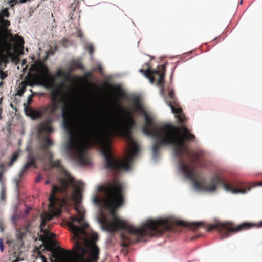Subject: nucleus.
<instances>
[{"instance_id": "1", "label": "nucleus", "mask_w": 262, "mask_h": 262, "mask_svg": "<svg viewBox=\"0 0 262 262\" xmlns=\"http://www.w3.org/2000/svg\"><path fill=\"white\" fill-rule=\"evenodd\" d=\"M119 106L125 112L124 119H115L109 127L101 129L102 118H84L78 122L80 134L76 135L71 128L68 109H63L65 126L70 135L68 148L78 156L79 164L90 165L86 150L94 144H99L102 146L106 169L115 172L129 170L134 157L139 151V145L132 136V129L137 124L132 111Z\"/></svg>"}, {"instance_id": "2", "label": "nucleus", "mask_w": 262, "mask_h": 262, "mask_svg": "<svg viewBox=\"0 0 262 262\" xmlns=\"http://www.w3.org/2000/svg\"><path fill=\"white\" fill-rule=\"evenodd\" d=\"M107 88L116 91L121 98L127 99L133 103L134 110L143 115L145 124L143 128L144 133L155 139L152 147L153 157H157L160 148L165 146L173 147L174 155L181 159L179 168L184 176L190 179L197 190H205V185L198 180V173L196 168L186 164L182 159L183 155L186 154L193 163L199 162L203 152L201 151H194L189 149L185 141H194V135L189 132L185 126L180 127L170 123L160 125L155 123L154 119L149 115L142 106L139 97L136 96L128 98L126 94L122 91L119 85L113 86L109 83H105Z\"/></svg>"}, {"instance_id": "3", "label": "nucleus", "mask_w": 262, "mask_h": 262, "mask_svg": "<svg viewBox=\"0 0 262 262\" xmlns=\"http://www.w3.org/2000/svg\"><path fill=\"white\" fill-rule=\"evenodd\" d=\"M123 186L116 179L100 188V191L105 194L102 199L97 196L94 199L96 204L102 203L107 209H110L113 219L109 220L102 214L99 223L102 228L110 233L119 230H126L127 232L121 234V245L127 247L132 244L140 241L145 236H160L167 231H174L178 226L188 227L191 230L199 228V222H187L182 221H172L169 219H149L137 228L128 224L121 220L116 214L115 209L123 203Z\"/></svg>"}, {"instance_id": "4", "label": "nucleus", "mask_w": 262, "mask_h": 262, "mask_svg": "<svg viewBox=\"0 0 262 262\" xmlns=\"http://www.w3.org/2000/svg\"><path fill=\"white\" fill-rule=\"evenodd\" d=\"M79 198V192H75L72 195L76 204L74 208L78 214L71 216L68 224L73 234V247L71 251L60 249L57 262H96L99 259V248L88 238L86 229L89 225L84 221V211L80 206Z\"/></svg>"}, {"instance_id": "5", "label": "nucleus", "mask_w": 262, "mask_h": 262, "mask_svg": "<svg viewBox=\"0 0 262 262\" xmlns=\"http://www.w3.org/2000/svg\"><path fill=\"white\" fill-rule=\"evenodd\" d=\"M52 167L57 168L61 175L65 178H60L59 181L61 184V186L53 185L51 194L49 197V209L50 211L55 216H59L61 213V207L67 204V201L64 198H59L56 196V194L60 192L63 194H67L68 188L70 186H73L74 178L61 165L60 160L54 161L52 160L49 163Z\"/></svg>"}, {"instance_id": "6", "label": "nucleus", "mask_w": 262, "mask_h": 262, "mask_svg": "<svg viewBox=\"0 0 262 262\" xmlns=\"http://www.w3.org/2000/svg\"><path fill=\"white\" fill-rule=\"evenodd\" d=\"M59 90H56L54 92H51V95L52 97V103L48 104L46 106L41 107L39 110H32L31 111V116L32 118L34 119H39L42 117L43 116H46L47 117L49 115H55L56 111L59 108V103H63L64 105L62 107V117L63 118V125L64 129L67 132L69 135V138L66 144V149L69 154L71 156V157L74 159L78 161V156L74 153L72 150H70L68 148V144L69 143L70 135L69 133L67 131L64 124V119L63 116V109L64 107H66L69 110V119L71 122V128L74 130V134L75 135L80 134V129L78 126V122L80 120L84 119V118H81L79 119L77 122V125L78 127L79 130L78 132H75L74 129L73 128L72 122V106L68 103V99L66 97H62L59 100Z\"/></svg>"}, {"instance_id": "7", "label": "nucleus", "mask_w": 262, "mask_h": 262, "mask_svg": "<svg viewBox=\"0 0 262 262\" xmlns=\"http://www.w3.org/2000/svg\"><path fill=\"white\" fill-rule=\"evenodd\" d=\"M31 69L35 72L37 78L42 82L43 85L48 89H52V92L56 90H59V100L61 98L66 97L68 103L71 105L69 97L62 92L60 87L57 88L56 84L57 78L68 79L70 77V71L64 72L61 69L57 70L55 76L52 75L48 67L42 62L38 61L32 66Z\"/></svg>"}, {"instance_id": "8", "label": "nucleus", "mask_w": 262, "mask_h": 262, "mask_svg": "<svg viewBox=\"0 0 262 262\" xmlns=\"http://www.w3.org/2000/svg\"><path fill=\"white\" fill-rule=\"evenodd\" d=\"M217 184L221 185L226 191L232 194H245L249 191L252 187L248 184L237 181L228 183L223 178L219 176H216L214 178L211 179V182L205 185V191H215ZM254 186V185L252 186V187Z\"/></svg>"}, {"instance_id": "9", "label": "nucleus", "mask_w": 262, "mask_h": 262, "mask_svg": "<svg viewBox=\"0 0 262 262\" xmlns=\"http://www.w3.org/2000/svg\"><path fill=\"white\" fill-rule=\"evenodd\" d=\"M166 66L167 63H165L158 66L157 69H151L149 63H146L144 67L146 68V69H140L139 72L147 78L151 83L155 82L157 77L156 85L161 88V93H163L164 90V78Z\"/></svg>"}, {"instance_id": "10", "label": "nucleus", "mask_w": 262, "mask_h": 262, "mask_svg": "<svg viewBox=\"0 0 262 262\" xmlns=\"http://www.w3.org/2000/svg\"><path fill=\"white\" fill-rule=\"evenodd\" d=\"M165 102L171 108V112L176 114L179 122L181 123H184L186 119L185 115L176 100L174 92L172 90L170 91L168 95L165 98Z\"/></svg>"}, {"instance_id": "11", "label": "nucleus", "mask_w": 262, "mask_h": 262, "mask_svg": "<svg viewBox=\"0 0 262 262\" xmlns=\"http://www.w3.org/2000/svg\"><path fill=\"white\" fill-rule=\"evenodd\" d=\"M10 22L5 18L0 19V51L3 52L4 54L7 53L9 50L4 53L2 50V48L4 46H8L10 47V43L8 41V38L9 34L10 33V30L8 28L10 26Z\"/></svg>"}, {"instance_id": "12", "label": "nucleus", "mask_w": 262, "mask_h": 262, "mask_svg": "<svg viewBox=\"0 0 262 262\" xmlns=\"http://www.w3.org/2000/svg\"><path fill=\"white\" fill-rule=\"evenodd\" d=\"M13 54L11 52H8L6 54H4L0 51V87L2 86L4 80L7 76V71H3V69L6 67L9 62V59L12 56Z\"/></svg>"}, {"instance_id": "13", "label": "nucleus", "mask_w": 262, "mask_h": 262, "mask_svg": "<svg viewBox=\"0 0 262 262\" xmlns=\"http://www.w3.org/2000/svg\"><path fill=\"white\" fill-rule=\"evenodd\" d=\"M55 115H49L47 118L41 122L38 126V131L39 133H43L46 135H49L54 132V128L52 126L54 121Z\"/></svg>"}, {"instance_id": "14", "label": "nucleus", "mask_w": 262, "mask_h": 262, "mask_svg": "<svg viewBox=\"0 0 262 262\" xmlns=\"http://www.w3.org/2000/svg\"><path fill=\"white\" fill-rule=\"evenodd\" d=\"M28 161L25 164V165L23 166L21 171L19 173V178H21L24 173L27 171L29 168L34 167H36V164L35 162V158L32 154H30L28 156Z\"/></svg>"}, {"instance_id": "15", "label": "nucleus", "mask_w": 262, "mask_h": 262, "mask_svg": "<svg viewBox=\"0 0 262 262\" xmlns=\"http://www.w3.org/2000/svg\"><path fill=\"white\" fill-rule=\"evenodd\" d=\"M40 217L41 224L40 225V230L41 232L43 233L44 234L47 235L50 233L48 230V228L46 227V223H47V222L50 221L52 219V217L50 214L47 213L44 215H41Z\"/></svg>"}, {"instance_id": "16", "label": "nucleus", "mask_w": 262, "mask_h": 262, "mask_svg": "<svg viewBox=\"0 0 262 262\" xmlns=\"http://www.w3.org/2000/svg\"><path fill=\"white\" fill-rule=\"evenodd\" d=\"M53 144V141L48 136H46L41 140L40 148L42 151L49 150L50 147Z\"/></svg>"}, {"instance_id": "17", "label": "nucleus", "mask_w": 262, "mask_h": 262, "mask_svg": "<svg viewBox=\"0 0 262 262\" xmlns=\"http://www.w3.org/2000/svg\"><path fill=\"white\" fill-rule=\"evenodd\" d=\"M8 37H10L11 40L13 41L18 48H24V40L21 36L16 34L15 35V37H14L13 35L10 33L9 34Z\"/></svg>"}, {"instance_id": "18", "label": "nucleus", "mask_w": 262, "mask_h": 262, "mask_svg": "<svg viewBox=\"0 0 262 262\" xmlns=\"http://www.w3.org/2000/svg\"><path fill=\"white\" fill-rule=\"evenodd\" d=\"M83 67L80 61L78 60L72 61L69 68L70 72L74 69H83Z\"/></svg>"}, {"instance_id": "19", "label": "nucleus", "mask_w": 262, "mask_h": 262, "mask_svg": "<svg viewBox=\"0 0 262 262\" xmlns=\"http://www.w3.org/2000/svg\"><path fill=\"white\" fill-rule=\"evenodd\" d=\"M5 172V165L3 164H0V185L5 184V179L3 177Z\"/></svg>"}, {"instance_id": "20", "label": "nucleus", "mask_w": 262, "mask_h": 262, "mask_svg": "<svg viewBox=\"0 0 262 262\" xmlns=\"http://www.w3.org/2000/svg\"><path fill=\"white\" fill-rule=\"evenodd\" d=\"M28 232V229L25 227L19 230L17 234V237L19 239H22L25 237Z\"/></svg>"}, {"instance_id": "21", "label": "nucleus", "mask_w": 262, "mask_h": 262, "mask_svg": "<svg viewBox=\"0 0 262 262\" xmlns=\"http://www.w3.org/2000/svg\"><path fill=\"white\" fill-rule=\"evenodd\" d=\"M43 151V155L45 158H46L48 160L49 163H50V162L52 161L53 158V153L50 151V150H47Z\"/></svg>"}, {"instance_id": "22", "label": "nucleus", "mask_w": 262, "mask_h": 262, "mask_svg": "<svg viewBox=\"0 0 262 262\" xmlns=\"http://www.w3.org/2000/svg\"><path fill=\"white\" fill-rule=\"evenodd\" d=\"M1 186V190L0 193V198L1 200H4L6 196V187L5 184Z\"/></svg>"}, {"instance_id": "23", "label": "nucleus", "mask_w": 262, "mask_h": 262, "mask_svg": "<svg viewBox=\"0 0 262 262\" xmlns=\"http://www.w3.org/2000/svg\"><path fill=\"white\" fill-rule=\"evenodd\" d=\"M19 155V154L18 152L17 151H16V152H14L12 156V157L10 159V161L9 163V166H11L12 165V164H13V163L16 161Z\"/></svg>"}, {"instance_id": "24", "label": "nucleus", "mask_w": 262, "mask_h": 262, "mask_svg": "<svg viewBox=\"0 0 262 262\" xmlns=\"http://www.w3.org/2000/svg\"><path fill=\"white\" fill-rule=\"evenodd\" d=\"M18 88L19 89L18 91L17 94L21 96L23 95L26 90V85L24 83L21 82L20 84H19Z\"/></svg>"}, {"instance_id": "25", "label": "nucleus", "mask_w": 262, "mask_h": 262, "mask_svg": "<svg viewBox=\"0 0 262 262\" xmlns=\"http://www.w3.org/2000/svg\"><path fill=\"white\" fill-rule=\"evenodd\" d=\"M10 13L8 9H4L0 13V19L4 18V17H8L9 16Z\"/></svg>"}, {"instance_id": "26", "label": "nucleus", "mask_w": 262, "mask_h": 262, "mask_svg": "<svg viewBox=\"0 0 262 262\" xmlns=\"http://www.w3.org/2000/svg\"><path fill=\"white\" fill-rule=\"evenodd\" d=\"M85 49L89 52L90 55H92L94 52V48L92 44H88L85 46Z\"/></svg>"}, {"instance_id": "27", "label": "nucleus", "mask_w": 262, "mask_h": 262, "mask_svg": "<svg viewBox=\"0 0 262 262\" xmlns=\"http://www.w3.org/2000/svg\"><path fill=\"white\" fill-rule=\"evenodd\" d=\"M89 239L92 242L95 243V242L98 239V235L96 233H93L91 236V239Z\"/></svg>"}, {"instance_id": "28", "label": "nucleus", "mask_w": 262, "mask_h": 262, "mask_svg": "<svg viewBox=\"0 0 262 262\" xmlns=\"http://www.w3.org/2000/svg\"><path fill=\"white\" fill-rule=\"evenodd\" d=\"M57 50V47H55L54 49H50L47 52V56H52L54 54L55 51Z\"/></svg>"}, {"instance_id": "29", "label": "nucleus", "mask_w": 262, "mask_h": 262, "mask_svg": "<svg viewBox=\"0 0 262 262\" xmlns=\"http://www.w3.org/2000/svg\"><path fill=\"white\" fill-rule=\"evenodd\" d=\"M4 249V246L3 242L2 239L0 238V250L2 252H3Z\"/></svg>"}, {"instance_id": "30", "label": "nucleus", "mask_w": 262, "mask_h": 262, "mask_svg": "<svg viewBox=\"0 0 262 262\" xmlns=\"http://www.w3.org/2000/svg\"><path fill=\"white\" fill-rule=\"evenodd\" d=\"M33 95H29L27 98L28 104H30L32 101Z\"/></svg>"}, {"instance_id": "31", "label": "nucleus", "mask_w": 262, "mask_h": 262, "mask_svg": "<svg viewBox=\"0 0 262 262\" xmlns=\"http://www.w3.org/2000/svg\"><path fill=\"white\" fill-rule=\"evenodd\" d=\"M5 230V227L3 224V223L0 221V231L1 232H3Z\"/></svg>"}, {"instance_id": "32", "label": "nucleus", "mask_w": 262, "mask_h": 262, "mask_svg": "<svg viewBox=\"0 0 262 262\" xmlns=\"http://www.w3.org/2000/svg\"><path fill=\"white\" fill-rule=\"evenodd\" d=\"M42 179V177L40 175H39L35 180V182L38 183L39 182L40 180Z\"/></svg>"}, {"instance_id": "33", "label": "nucleus", "mask_w": 262, "mask_h": 262, "mask_svg": "<svg viewBox=\"0 0 262 262\" xmlns=\"http://www.w3.org/2000/svg\"><path fill=\"white\" fill-rule=\"evenodd\" d=\"M31 0H19V1L18 2V3H21V4H23V3H25L27 2H30Z\"/></svg>"}, {"instance_id": "34", "label": "nucleus", "mask_w": 262, "mask_h": 262, "mask_svg": "<svg viewBox=\"0 0 262 262\" xmlns=\"http://www.w3.org/2000/svg\"><path fill=\"white\" fill-rule=\"evenodd\" d=\"M47 249L49 250V251H52L53 250V248L52 246H50L48 247H47Z\"/></svg>"}, {"instance_id": "35", "label": "nucleus", "mask_w": 262, "mask_h": 262, "mask_svg": "<svg viewBox=\"0 0 262 262\" xmlns=\"http://www.w3.org/2000/svg\"><path fill=\"white\" fill-rule=\"evenodd\" d=\"M15 183H16V186H18V183H19V180L15 179Z\"/></svg>"}, {"instance_id": "36", "label": "nucleus", "mask_w": 262, "mask_h": 262, "mask_svg": "<svg viewBox=\"0 0 262 262\" xmlns=\"http://www.w3.org/2000/svg\"><path fill=\"white\" fill-rule=\"evenodd\" d=\"M50 183V180H48L45 182L46 185H48Z\"/></svg>"}, {"instance_id": "37", "label": "nucleus", "mask_w": 262, "mask_h": 262, "mask_svg": "<svg viewBox=\"0 0 262 262\" xmlns=\"http://www.w3.org/2000/svg\"><path fill=\"white\" fill-rule=\"evenodd\" d=\"M12 2L14 3V4H16L17 3V0H12Z\"/></svg>"}, {"instance_id": "38", "label": "nucleus", "mask_w": 262, "mask_h": 262, "mask_svg": "<svg viewBox=\"0 0 262 262\" xmlns=\"http://www.w3.org/2000/svg\"><path fill=\"white\" fill-rule=\"evenodd\" d=\"M257 185L262 186V182H259L257 184Z\"/></svg>"}, {"instance_id": "39", "label": "nucleus", "mask_w": 262, "mask_h": 262, "mask_svg": "<svg viewBox=\"0 0 262 262\" xmlns=\"http://www.w3.org/2000/svg\"><path fill=\"white\" fill-rule=\"evenodd\" d=\"M78 36L79 37H81L82 35L80 33H79L78 35Z\"/></svg>"}, {"instance_id": "40", "label": "nucleus", "mask_w": 262, "mask_h": 262, "mask_svg": "<svg viewBox=\"0 0 262 262\" xmlns=\"http://www.w3.org/2000/svg\"><path fill=\"white\" fill-rule=\"evenodd\" d=\"M242 3H243V1H242V0H241V1H240V4H242Z\"/></svg>"}, {"instance_id": "41", "label": "nucleus", "mask_w": 262, "mask_h": 262, "mask_svg": "<svg viewBox=\"0 0 262 262\" xmlns=\"http://www.w3.org/2000/svg\"><path fill=\"white\" fill-rule=\"evenodd\" d=\"M12 262H17V260H13V261Z\"/></svg>"}, {"instance_id": "42", "label": "nucleus", "mask_w": 262, "mask_h": 262, "mask_svg": "<svg viewBox=\"0 0 262 262\" xmlns=\"http://www.w3.org/2000/svg\"><path fill=\"white\" fill-rule=\"evenodd\" d=\"M63 85V82H62L61 84V85Z\"/></svg>"}, {"instance_id": "43", "label": "nucleus", "mask_w": 262, "mask_h": 262, "mask_svg": "<svg viewBox=\"0 0 262 262\" xmlns=\"http://www.w3.org/2000/svg\"><path fill=\"white\" fill-rule=\"evenodd\" d=\"M28 211H29V210H27V212H26V213H28Z\"/></svg>"}]
</instances>
